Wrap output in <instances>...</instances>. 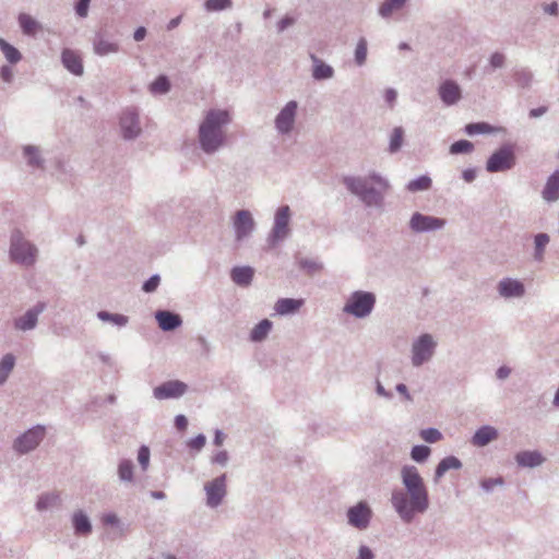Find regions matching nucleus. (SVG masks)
Here are the masks:
<instances>
[{
    "mask_svg": "<svg viewBox=\"0 0 559 559\" xmlns=\"http://www.w3.org/2000/svg\"><path fill=\"white\" fill-rule=\"evenodd\" d=\"M155 319L158 326L165 332L174 331L182 324L181 317L168 310H158L155 313Z\"/></svg>",
    "mask_w": 559,
    "mask_h": 559,
    "instance_id": "22",
    "label": "nucleus"
},
{
    "mask_svg": "<svg viewBox=\"0 0 559 559\" xmlns=\"http://www.w3.org/2000/svg\"><path fill=\"white\" fill-rule=\"evenodd\" d=\"M296 23V17L286 14L276 23V31L278 34L285 32L288 27Z\"/></svg>",
    "mask_w": 559,
    "mask_h": 559,
    "instance_id": "57",
    "label": "nucleus"
},
{
    "mask_svg": "<svg viewBox=\"0 0 559 559\" xmlns=\"http://www.w3.org/2000/svg\"><path fill=\"white\" fill-rule=\"evenodd\" d=\"M367 52H368V43L365 37L359 38L355 52H354V60L356 66L362 67L366 63L367 60Z\"/></svg>",
    "mask_w": 559,
    "mask_h": 559,
    "instance_id": "46",
    "label": "nucleus"
},
{
    "mask_svg": "<svg viewBox=\"0 0 559 559\" xmlns=\"http://www.w3.org/2000/svg\"><path fill=\"white\" fill-rule=\"evenodd\" d=\"M543 199L552 203L559 200V170H555L547 179L542 191Z\"/></svg>",
    "mask_w": 559,
    "mask_h": 559,
    "instance_id": "25",
    "label": "nucleus"
},
{
    "mask_svg": "<svg viewBox=\"0 0 559 559\" xmlns=\"http://www.w3.org/2000/svg\"><path fill=\"white\" fill-rule=\"evenodd\" d=\"M61 62L63 67L73 75L81 76L84 73L83 61L80 53L70 48H64L61 52Z\"/></svg>",
    "mask_w": 559,
    "mask_h": 559,
    "instance_id": "20",
    "label": "nucleus"
},
{
    "mask_svg": "<svg viewBox=\"0 0 559 559\" xmlns=\"http://www.w3.org/2000/svg\"><path fill=\"white\" fill-rule=\"evenodd\" d=\"M447 224L444 218L415 212L409 219V228L416 234L442 229Z\"/></svg>",
    "mask_w": 559,
    "mask_h": 559,
    "instance_id": "15",
    "label": "nucleus"
},
{
    "mask_svg": "<svg viewBox=\"0 0 559 559\" xmlns=\"http://www.w3.org/2000/svg\"><path fill=\"white\" fill-rule=\"evenodd\" d=\"M19 25L23 34L27 36H34L41 28L39 22L27 13H20L17 16Z\"/></svg>",
    "mask_w": 559,
    "mask_h": 559,
    "instance_id": "32",
    "label": "nucleus"
},
{
    "mask_svg": "<svg viewBox=\"0 0 559 559\" xmlns=\"http://www.w3.org/2000/svg\"><path fill=\"white\" fill-rule=\"evenodd\" d=\"M374 552L367 545H360L358 548L357 559H374Z\"/></svg>",
    "mask_w": 559,
    "mask_h": 559,
    "instance_id": "61",
    "label": "nucleus"
},
{
    "mask_svg": "<svg viewBox=\"0 0 559 559\" xmlns=\"http://www.w3.org/2000/svg\"><path fill=\"white\" fill-rule=\"evenodd\" d=\"M118 478L122 483H131L133 480V463L131 460H121L118 464Z\"/></svg>",
    "mask_w": 559,
    "mask_h": 559,
    "instance_id": "43",
    "label": "nucleus"
},
{
    "mask_svg": "<svg viewBox=\"0 0 559 559\" xmlns=\"http://www.w3.org/2000/svg\"><path fill=\"white\" fill-rule=\"evenodd\" d=\"M0 50L11 64H16L22 60V53L3 38H0Z\"/></svg>",
    "mask_w": 559,
    "mask_h": 559,
    "instance_id": "41",
    "label": "nucleus"
},
{
    "mask_svg": "<svg viewBox=\"0 0 559 559\" xmlns=\"http://www.w3.org/2000/svg\"><path fill=\"white\" fill-rule=\"evenodd\" d=\"M233 7L231 0H205L204 9L207 12H218L228 10Z\"/></svg>",
    "mask_w": 559,
    "mask_h": 559,
    "instance_id": "49",
    "label": "nucleus"
},
{
    "mask_svg": "<svg viewBox=\"0 0 559 559\" xmlns=\"http://www.w3.org/2000/svg\"><path fill=\"white\" fill-rule=\"evenodd\" d=\"M404 130L402 127H395L390 136L389 152L391 154L401 150L403 144Z\"/></svg>",
    "mask_w": 559,
    "mask_h": 559,
    "instance_id": "47",
    "label": "nucleus"
},
{
    "mask_svg": "<svg viewBox=\"0 0 559 559\" xmlns=\"http://www.w3.org/2000/svg\"><path fill=\"white\" fill-rule=\"evenodd\" d=\"M231 227L235 241L241 243L252 236L257 224L249 210H238L231 217Z\"/></svg>",
    "mask_w": 559,
    "mask_h": 559,
    "instance_id": "8",
    "label": "nucleus"
},
{
    "mask_svg": "<svg viewBox=\"0 0 559 559\" xmlns=\"http://www.w3.org/2000/svg\"><path fill=\"white\" fill-rule=\"evenodd\" d=\"M550 241V237L546 233H539L534 236V252L533 259L536 262H543L545 257V251Z\"/></svg>",
    "mask_w": 559,
    "mask_h": 559,
    "instance_id": "34",
    "label": "nucleus"
},
{
    "mask_svg": "<svg viewBox=\"0 0 559 559\" xmlns=\"http://www.w3.org/2000/svg\"><path fill=\"white\" fill-rule=\"evenodd\" d=\"M298 111V103L289 100L280 110L274 119V127L278 135H288L295 128Z\"/></svg>",
    "mask_w": 559,
    "mask_h": 559,
    "instance_id": "11",
    "label": "nucleus"
},
{
    "mask_svg": "<svg viewBox=\"0 0 559 559\" xmlns=\"http://www.w3.org/2000/svg\"><path fill=\"white\" fill-rule=\"evenodd\" d=\"M304 305L302 299L280 298L274 306V310L280 316H287L297 312Z\"/></svg>",
    "mask_w": 559,
    "mask_h": 559,
    "instance_id": "29",
    "label": "nucleus"
},
{
    "mask_svg": "<svg viewBox=\"0 0 559 559\" xmlns=\"http://www.w3.org/2000/svg\"><path fill=\"white\" fill-rule=\"evenodd\" d=\"M474 151V144L467 140H459L450 145L449 152L452 155L468 154Z\"/></svg>",
    "mask_w": 559,
    "mask_h": 559,
    "instance_id": "48",
    "label": "nucleus"
},
{
    "mask_svg": "<svg viewBox=\"0 0 559 559\" xmlns=\"http://www.w3.org/2000/svg\"><path fill=\"white\" fill-rule=\"evenodd\" d=\"M497 292L504 299L523 298L526 290L524 284L516 278L503 277L497 284Z\"/></svg>",
    "mask_w": 559,
    "mask_h": 559,
    "instance_id": "18",
    "label": "nucleus"
},
{
    "mask_svg": "<svg viewBox=\"0 0 559 559\" xmlns=\"http://www.w3.org/2000/svg\"><path fill=\"white\" fill-rule=\"evenodd\" d=\"M23 156L29 167L37 169L45 168V158L41 155L39 146L31 144L25 145L23 147Z\"/></svg>",
    "mask_w": 559,
    "mask_h": 559,
    "instance_id": "28",
    "label": "nucleus"
},
{
    "mask_svg": "<svg viewBox=\"0 0 559 559\" xmlns=\"http://www.w3.org/2000/svg\"><path fill=\"white\" fill-rule=\"evenodd\" d=\"M397 92L394 88H386L384 92L385 102L392 107L396 100Z\"/></svg>",
    "mask_w": 559,
    "mask_h": 559,
    "instance_id": "63",
    "label": "nucleus"
},
{
    "mask_svg": "<svg viewBox=\"0 0 559 559\" xmlns=\"http://www.w3.org/2000/svg\"><path fill=\"white\" fill-rule=\"evenodd\" d=\"M543 11L546 13V14H549V15H552V16H557L558 13H559V7H558V3L556 1L549 3V4H545L543 7Z\"/></svg>",
    "mask_w": 559,
    "mask_h": 559,
    "instance_id": "64",
    "label": "nucleus"
},
{
    "mask_svg": "<svg viewBox=\"0 0 559 559\" xmlns=\"http://www.w3.org/2000/svg\"><path fill=\"white\" fill-rule=\"evenodd\" d=\"M188 391V385L180 380H169L153 389V396L158 401L179 399Z\"/></svg>",
    "mask_w": 559,
    "mask_h": 559,
    "instance_id": "17",
    "label": "nucleus"
},
{
    "mask_svg": "<svg viewBox=\"0 0 559 559\" xmlns=\"http://www.w3.org/2000/svg\"><path fill=\"white\" fill-rule=\"evenodd\" d=\"M438 343L429 333H424L415 338L411 346V362L415 368L429 362L436 354Z\"/></svg>",
    "mask_w": 559,
    "mask_h": 559,
    "instance_id": "6",
    "label": "nucleus"
},
{
    "mask_svg": "<svg viewBox=\"0 0 559 559\" xmlns=\"http://www.w3.org/2000/svg\"><path fill=\"white\" fill-rule=\"evenodd\" d=\"M231 120L227 109L211 108L204 112L198 128V142L202 152L213 155L227 145V128Z\"/></svg>",
    "mask_w": 559,
    "mask_h": 559,
    "instance_id": "2",
    "label": "nucleus"
},
{
    "mask_svg": "<svg viewBox=\"0 0 559 559\" xmlns=\"http://www.w3.org/2000/svg\"><path fill=\"white\" fill-rule=\"evenodd\" d=\"M273 328V322L269 319L261 320L255 324L249 334V340L253 343L263 342Z\"/></svg>",
    "mask_w": 559,
    "mask_h": 559,
    "instance_id": "31",
    "label": "nucleus"
},
{
    "mask_svg": "<svg viewBox=\"0 0 559 559\" xmlns=\"http://www.w3.org/2000/svg\"><path fill=\"white\" fill-rule=\"evenodd\" d=\"M138 461L142 469L145 471L150 464V449L146 445H141L138 451Z\"/></svg>",
    "mask_w": 559,
    "mask_h": 559,
    "instance_id": "55",
    "label": "nucleus"
},
{
    "mask_svg": "<svg viewBox=\"0 0 559 559\" xmlns=\"http://www.w3.org/2000/svg\"><path fill=\"white\" fill-rule=\"evenodd\" d=\"M119 128L124 140H135L142 133L140 114L135 107L123 109L119 118Z\"/></svg>",
    "mask_w": 559,
    "mask_h": 559,
    "instance_id": "10",
    "label": "nucleus"
},
{
    "mask_svg": "<svg viewBox=\"0 0 559 559\" xmlns=\"http://www.w3.org/2000/svg\"><path fill=\"white\" fill-rule=\"evenodd\" d=\"M204 491L206 495V506L211 509L219 507L227 495L226 474H222L205 483Z\"/></svg>",
    "mask_w": 559,
    "mask_h": 559,
    "instance_id": "14",
    "label": "nucleus"
},
{
    "mask_svg": "<svg viewBox=\"0 0 559 559\" xmlns=\"http://www.w3.org/2000/svg\"><path fill=\"white\" fill-rule=\"evenodd\" d=\"M420 437L426 442L435 443L442 439V433L436 428H427L420 431Z\"/></svg>",
    "mask_w": 559,
    "mask_h": 559,
    "instance_id": "52",
    "label": "nucleus"
},
{
    "mask_svg": "<svg viewBox=\"0 0 559 559\" xmlns=\"http://www.w3.org/2000/svg\"><path fill=\"white\" fill-rule=\"evenodd\" d=\"M9 254L14 263L32 267L37 261L38 249L20 230H15L11 235Z\"/></svg>",
    "mask_w": 559,
    "mask_h": 559,
    "instance_id": "4",
    "label": "nucleus"
},
{
    "mask_svg": "<svg viewBox=\"0 0 559 559\" xmlns=\"http://www.w3.org/2000/svg\"><path fill=\"white\" fill-rule=\"evenodd\" d=\"M0 78L5 82V83H11L12 80H13V71L11 69V67L9 66H2L0 68Z\"/></svg>",
    "mask_w": 559,
    "mask_h": 559,
    "instance_id": "62",
    "label": "nucleus"
},
{
    "mask_svg": "<svg viewBox=\"0 0 559 559\" xmlns=\"http://www.w3.org/2000/svg\"><path fill=\"white\" fill-rule=\"evenodd\" d=\"M72 526L74 533L79 536H88L92 533V523L87 514L82 511H75L72 515Z\"/></svg>",
    "mask_w": 559,
    "mask_h": 559,
    "instance_id": "26",
    "label": "nucleus"
},
{
    "mask_svg": "<svg viewBox=\"0 0 559 559\" xmlns=\"http://www.w3.org/2000/svg\"><path fill=\"white\" fill-rule=\"evenodd\" d=\"M16 364V358L13 354L8 353L0 359V385H3L11 372L13 371Z\"/></svg>",
    "mask_w": 559,
    "mask_h": 559,
    "instance_id": "36",
    "label": "nucleus"
},
{
    "mask_svg": "<svg viewBox=\"0 0 559 559\" xmlns=\"http://www.w3.org/2000/svg\"><path fill=\"white\" fill-rule=\"evenodd\" d=\"M299 267L310 276L321 272L323 270V263L314 260V259H308V258H300L297 261Z\"/></svg>",
    "mask_w": 559,
    "mask_h": 559,
    "instance_id": "45",
    "label": "nucleus"
},
{
    "mask_svg": "<svg viewBox=\"0 0 559 559\" xmlns=\"http://www.w3.org/2000/svg\"><path fill=\"white\" fill-rule=\"evenodd\" d=\"M93 49L97 56L104 57L118 52L119 45L117 43L106 40L102 36H97L93 43Z\"/></svg>",
    "mask_w": 559,
    "mask_h": 559,
    "instance_id": "33",
    "label": "nucleus"
},
{
    "mask_svg": "<svg viewBox=\"0 0 559 559\" xmlns=\"http://www.w3.org/2000/svg\"><path fill=\"white\" fill-rule=\"evenodd\" d=\"M45 437V428L35 426L19 436L13 442V450L19 454H26L35 450Z\"/></svg>",
    "mask_w": 559,
    "mask_h": 559,
    "instance_id": "12",
    "label": "nucleus"
},
{
    "mask_svg": "<svg viewBox=\"0 0 559 559\" xmlns=\"http://www.w3.org/2000/svg\"><path fill=\"white\" fill-rule=\"evenodd\" d=\"M513 78L519 87L528 88L533 83L534 74L527 68H522L514 72Z\"/></svg>",
    "mask_w": 559,
    "mask_h": 559,
    "instance_id": "42",
    "label": "nucleus"
},
{
    "mask_svg": "<svg viewBox=\"0 0 559 559\" xmlns=\"http://www.w3.org/2000/svg\"><path fill=\"white\" fill-rule=\"evenodd\" d=\"M430 452V448L427 445H414L411 451V457L417 463H423L429 457Z\"/></svg>",
    "mask_w": 559,
    "mask_h": 559,
    "instance_id": "50",
    "label": "nucleus"
},
{
    "mask_svg": "<svg viewBox=\"0 0 559 559\" xmlns=\"http://www.w3.org/2000/svg\"><path fill=\"white\" fill-rule=\"evenodd\" d=\"M170 87L168 76L160 74L148 85V91L152 95H165L170 91Z\"/></svg>",
    "mask_w": 559,
    "mask_h": 559,
    "instance_id": "37",
    "label": "nucleus"
},
{
    "mask_svg": "<svg viewBox=\"0 0 559 559\" xmlns=\"http://www.w3.org/2000/svg\"><path fill=\"white\" fill-rule=\"evenodd\" d=\"M254 270L251 266H235L230 271L231 281L241 287H247L252 283Z\"/></svg>",
    "mask_w": 559,
    "mask_h": 559,
    "instance_id": "27",
    "label": "nucleus"
},
{
    "mask_svg": "<svg viewBox=\"0 0 559 559\" xmlns=\"http://www.w3.org/2000/svg\"><path fill=\"white\" fill-rule=\"evenodd\" d=\"M497 129L487 122H473L466 124L464 128V132L471 136L477 134H490L495 133Z\"/></svg>",
    "mask_w": 559,
    "mask_h": 559,
    "instance_id": "40",
    "label": "nucleus"
},
{
    "mask_svg": "<svg viewBox=\"0 0 559 559\" xmlns=\"http://www.w3.org/2000/svg\"><path fill=\"white\" fill-rule=\"evenodd\" d=\"M462 462L453 455L445 456L442 459L436 467L433 480L438 483L440 478L450 469H460Z\"/></svg>",
    "mask_w": 559,
    "mask_h": 559,
    "instance_id": "30",
    "label": "nucleus"
},
{
    "mask_svg": "<svg viewBox=\"0 0 559 559\" xmlns=\"http://www.w3.org/2000/svg\"><path fill=\"white\" fill-rule=\"evenodd\" d=\"M503 485H504V480L502 477L486 478L480 481V487L486 492H491L495 489V487H497V486L501 487Z\"/></svg>",
    "mask_w": 559,
    "mask_h": 559,
    "instance_id": "53",
    "label": "nucleus"
},
{
    "mask_svg": "<svg viewBox=\"0 0 559 559\" xmlns=\"http://www.w3.org/2000/svg\"><path fill=\"white\" fill-rule=\"evenodd\" d=\"M96 316L100 321L109 322L118 328H123L129 322V318L121 313H111L105 310H100Z\"/></svg>",
    "mask_w": 559,
    "mask_h": 559,
    "instance_id": "39",
    "label": "nucleus"
},
{
    "mask_svg": "<svg viewBox=\"0 0 559 559\" xmlns=\"http://www.w3.org/2000/svg\"><path fill=\"white\" fill-rule=\"evenodd\" d=\"M104 525L115 526L119 530L120 535L124 534V525L115 513H107L102 519Z\"/></svg>",
    "mask_w": 559,
    "mask_h": 559,
    "instance_id": "51",
    "label": "nucleus"
},
{
    "mask_svg": "<svg viewBox=\"0 0 559 559\" xmlns=\"http://www.w3.org/2000/svg\"><path fill=\"white\" fill-rule=\"evenodd\" d=\"M498 438V430L489 425L478 428L472 437V443L475 447L483 448Z\"/></svg>",
    "mask_w": 559,
    "mask_h": 559,
    "instance_id": "24",
    "label": "nucleus"
},
{
    "mask_svg": "<svg viewBox=\"0 0 559 559\" xmlns=\"http://www.w3.org/2000/svg\"><path fill=\"white\" fill-rule=\"evenodd\" d=\"M310 59L312 61V78L316 81H324L330 80L334 76V69L332 66L325 63L316 55H310Z\"/></svg>",
    "mask_w": 559,
    "mask_h": 559,
    "instance_id": "23",
    "label": "nucleus"
},
{
    "mask_svg": "<svg viewBox=\"0 0 559 559\" xmlns=\"http://www.w3.org/2000/svg\"><path fill=\"white\" fill-rule=\"evenodd\" d=\"M345 188L367 207L379 209L383 205V193L389 189V181L378 173H370L368 176H345L343 178Z\"/></svg>",
    "mask_w": 559,
    "mask_h": 559,
    "instance_id": "3",
    "label": "nucleus"
},
{
    "mask_svg": "<svg viewBox=\"0 0 559 559\" xmlns=\"http://www.w3.org/2000/svg\"><path fill=\"white\" fill-rule=\"evenodd\" d=\"M91 0H78L75 3V13L80 17H86L88 14V8H90Z\"/></svg>",
    "mask_w": 559,
    "mask_h": 559,
    "instance_id": "59",
    "label": "nucleus"
},
{
    "mask_svg": "<svg viewBox=\"0 0 559 559\" xmlns=\"http://www.w3.org/2000/svg\"><path fill=\"white\" fill-rule=\"evenodd\" d=\"M431 185H432L431 178L427 175H423L416 179L411 180L407 183L406 189L409 192L426 191L431 188Z\"/></svg>",
    "mask_w": 559,
    "mask_h": 559,
    "instance_id": "44",
    "label": "nucleus"
},
{
    "mask_svg": "<svg viewBox=\"0 0 559 559\" xmlns=\"http://www.w3.org/2000/svg\"><path fill=\"white\" fill-rule=\"evenodd\" d=\"M60 503V497L57 493H44L39 496L36 502V510L39 512L48 511Z\"/></svg>",
    "mask_w": 559,
    "mask_h": 559,
    "instance_id": "38",
    "label": "nucleus"
},
{
    "mask_svg": "<svg viewBox=\"0 0 559 559\" xmlns=\"http://www.w3.org/2000/svg\"><path fill=\"white\" fill-rule=\"evenodd\" d=\"M229 456L227 451H218L216 454H214L211 459L212 464H217L221 466H226L228 463Z\"/></svg>",
    "mask_w": 559,
    "mask_h": 559,
    "instance_id": "60",
    "label": "nucleus"
},
{
    "mask_svg": "<svg viewBox=\"0 0 559 559\" xmlns=\"http://www.w3.org/2000/svg\"><path fill=\"white\" fill-rule=\"evenodd\" d=\"M290 207L288 205L280 206L274 215L273 227L267 236V243L275 247L290 235Z\"/></svg>",
    "mask_w": 559,
    "mask_h": 559,
    "instance_id": "7",
    "label": "nucleus"
},
{
    "mask_svg": "<svg viewBox=\"0 0 559 559\" xmlns=\"http://www.w3.org/2000/svg\"><path fill=\"white\" fill-rule=\"evenodd\" d=\"M401 480L404 489H395L391 495V503L400 519L409 524L417 514H424L429 509V493L414 465H404L401 469Z\"/></svg>",
    "mask_w": 559,
    "mask_h": 559,
    "instance_id": "1",
    "label": "nucleus"
},
{
    "mask_svg": "<svg viewBox=\"0 0 559 559\" xmlns=\"http://www.w3.org/2000/svg\"><path fill=\"white\" fill-rule=\"evenodd\" d=\"M376 306V295L371 292L355 290L347 298L343 312L357 319L367 318Z\"/></svg>",
    "mask_w": 559,
    "mask_h": 559,
    "instance_id": "5",
    "label": "nucleus"
},
{
    "mask_svg": "<svg viewBox=\"0 0 559 559\" xmlns=\"http://www.w3.org/2000/svg\"><path fill=\"white\" fill-rule=\"evenodd\" d=\"M47 305L44 301H38L29 308L24 314L13 320V328L16 331L27 332L37 326L38 317L46 310Z\"/></svg>",
    "mask_w": 559,
    "mask_h": 559,
    "instance_id": "16",
    "label": "nucleus"
},
{
    "mask_svg": "<svg viewBox=\"0 0 559 559\" xmlns=\"http://www.w3.org/2000/svg\"><path fill=\"white\" fill-rule=\"evenodd\" d=\"M438 94L441 102L445 106H453L462 98V90L460 85L453 80L443 81L438 88Z\"/></svg>",
    "mask_w": 559,
    "mask_h": 559,
    "instance_id": "19",
    "label": "nucleus"
},
{
    "mask_svg": "<svg viewBox=\"0 0 559 559\" xmlns=\"http://www.w3.org/2000/svg\"><path fill=\"white\" fill-rule=\"evenodd\" d=\"M489 66L492 70L503 68L506 66V56L499 51L493 52L489 58Z\"/></svg>",
    "mask_w": 559,
    "mask_h": 559,
    "instance_id": "54",
    "label": "nucleus"
},
{
    "mask_svg": "<svg viewBox=\"0 0 559 559\" xmlns=\"http://www.w3.org/2000/svg\"><path fill=\"white\" fill-rule=\"evenodd\" d=\"M515 165V154L511 145L504 144L495 151L486 163L488 173H503L510 170Z\"/></svg>",
    "mask_w": 559,
    "mask_h": 559,
    "instance_id": "9",
    "label": "nucleus"
},
{
    "mask_svg": "<svg viewBox=\"0 0 559 559\" xmlns=\"http://www.w3.org/2000/svg\"><path fill=\"white\" fill-rule=\"evenodd\" d=\"M347 523L358 530L365 531L369 527L372 519V509L367 501H359L355 506L348 508L346 512Z\"/></svg>",
    "mask_w": 559,
    "mask_h": 559,
    "instance_id": "13",
    "label": "nucleus"
},
{
    "mask_svg": "<svg viewBox=\"0 0 559 559\" xmlns=\"http://www.w3.org/2000/svg\"><path fill=\"white\" fill-rule=\"evenodd\" d=\"M407 0H383L378 9V13L382 19H389L393 13L401 11Z\"/></svg>",
    "mask_w": 559,
    "mask_h": 559,
    "instance_id": "35",
    "label": "nucleus"
},
{
    "mask_svg": "<svg viewBox=\"0 0 559 559\" xmlns=\"http://www.w3.org/2000/svg\"><path fill=\"white\" fill-rule=\"evenodd\" d=\"M515 462L520 467L535 468L544 464L546 459L537 450L520 451L515 454Z\"/></svg>",
    "mask_w": 559,
    "mask_h": 559,
    "instance_id": "21",
    "label": "nucleus"
},
{
    "mask_svg": "<svg viewBox=\"0 0 559 559\" xmlns=\"http://www.w3.org/2000/svg\"><path fill=\"white\" fill-rule=\"evenodd\" d=\"M160 283L158 274L152 275L148 280L143 283L142 289L145 293H154Z\"/></svg>",
    "mask_w": 559,
    "mask_h": 559,
    "instance_id": "56",
    "label": "nucleus"
},
{
    "mask_svg": "<svg viewBox=\"0 0 559 559\" xmlns=\"http://www.w3.org/2000/svg\"><path fill=\"white\" fill-rule=\"evenodd\" d=\"M206 443V437L203 433H199L194 438L188 441V447L191 450L201 451Z\"/></svg>",
    "mask_w": 559,
    "mask_h": 559,
    "instance_id": "58",
    "label": "nucleus"
}]
</instances>
